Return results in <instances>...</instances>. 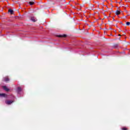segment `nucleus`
<instances>
[{
	"mask_svg": "<svg viewBox=\"0 0 130 130\" xmlns=\"http://www.w3.org/2000/svg\"><path fill=\"white\" fill-rule=\"evenodd\" d=\"M13 102L14 101L9 100L5 101L6 104H7L8 105H11V104H12V103H13Z\"/></svg>",
	"mask_w": 130,
	"mask_h": 130,
	"instance_id": "obj_1",
	"label": "nucleus"
},
{
	"mask_svg": "<svg viewBox=\"0 0 130 130\" xmlns=\"http://www.w3.org/2000/svg\"><path fill=\"white\" fill-rule=\"evenodd\" d=\"M3 81H4V82H9L10 79L9 78V77L7 76L3 78Z\"/></svg>",
	"mask_w": 130,
	"mask_h": 130,
	"instance_id": "obj_2",
	"label": "nucleus"
},
{
	"mask_svg": "<svg viewBox=\"0 0 130 130\" xmlns=\"http://www.w3.org/2000/svg\"><path fill=\"white\" fill-rule=\"evenodd\" d=\"M3 89L6 91V92H9V91H10V89L8 88V87L6 86H3Z\"/></svg>",
	"mask_w": 130,
	"mask_h": 130,
	"instance_id": "obj_3",
	"label": "nucleus"
},
{
	"mask_svg": "<svg viewBox=\"0 0 130 130\" xmlns=\"http://www.w3.org/2000/svg\"><path fill=\"white\" fill-rule=\"evenodd\" d=\"M30 20L32 21V22H36V21H37V19L34 17H31Z\"/></svg>",
	"mask_w": 130,
	"mask_h": 130,
	"instance_id": "obj_4",
	"label": "nucleus"
},
{
	"mask_svg": "<svg viewBox=\"0 0 130 130\" xmlns=\"http://www.w3.org/2000/svg\"><path fill=\"white\" fill-rule=\"evenodd\" d=\"M7 94L5 93H0V97H6Z\"/></svg>",
	"mask_w": 130,
	"mask_h": 130,
	"instance_id": "obj_5",
	"label": "nucleus"
},
{
	"mask_svg": "<svg viewBox=\"0 0 130 130\" xmlns=\"http://www.w3.org/2000/svg\"><path fill=\"white\" fill-rule=\"evenodd\" d=\"M57 37L59 38H62V37H67V35H58Z\"/></svg>",
	"mask_w": 130,
	"mask_h": 130,
	"instance_id": "obj_6",
	"label": "nucleus"
},
{
	"mask_svg": "<svg viewBox=\"0 0 130 130\" xmlns=\"http://www.w3.org/2000/svg\"><path fill=\"white\" fill-rule=\"evenodd\" d=\"M22 91V88L20 87L17 88V92L19 93V92H21Z\"/></svg>",
	"mask_w": 130,
	"mask_h": 130,
	"instance_id": "obj_7",
	"label": "nucleus"
},
{
	"mask_svg": "<svg viewBox=\"0 0 130 130\" xmlns=\"http://www.w3.org/2000/svg\"><path fill=\"white\" fill-rule=\"evenodd\" d=\"M8 12H9V13H10V14L12 15V14H13L14 11H13V10H12V9H9Z\"/></svg>",
	"mask_w": 130,
	"mask_h": 130,
	"instance_id": "obj_8",
	"label": "nucleus"
},
{
	"mask_svg": "<svg viewBox=\"0 0 130 130\" xmlns=\"http://www.w3.org/2000/svg\"><path fill=\"white\" fill-rule=\"evenodd\" d=\"M116 14L117 15V16H118V15H120V11L117 10V11L116 12Z\"/></svg>",
	"mask_w": 130,
	"mask_h": 130,
	"instance_id": "obj_9",
	"label": "nucleus"
},
{
	"mask_svg": "<svg viewBox=\"0 0 130 130\" xmlns=\"http://www.w3.org/2000/svg\"><path fill=\"white\" fill-rule=\"evenodd\" d=\"M122 130H127V128L125 127H123L121 128Z\"/></svg>",
	"mask_w": 130,
	"mask_h": 130,
	"instance_id": "obj_10",
	"label": "nucleus"
},
{
	"mask_svg": "<svg viewBox=\"0 0 130 130\" xmlns=\"http://www.w3.org/2000/svg\"><path fill=\"white\" fill-rule=\"evenodd\" d=\"M29 4L30 6H32V5H34V2H29Z\"/></svg>",
	"mask_w": 130,
	"mask_h": 130,
	"instance_id": "obj_11",
	"label": "nucleus"
},
{
	"mask_svg": "<svg viewBox=\"0 0 130 130\" xmlns=\"http://www.w3.org/2000/svg\"><path fill=\"white\" fill-rule=\"evenodd\" d=\"M126 24L127 26H129L130 22H127Z\"/></svg>",
	"mask_w": 130,
	"mask_h": 130,
	"instance_id": "obj_12",
	"label": "nucleus"
}]
</instances>
